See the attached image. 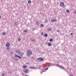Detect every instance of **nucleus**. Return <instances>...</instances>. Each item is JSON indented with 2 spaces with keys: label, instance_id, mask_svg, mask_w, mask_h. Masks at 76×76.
<instances>
[{
  "label": "nucleus",
  "instance_id": "obj_14",
  "mask_svg": "<svg viewBox=\"0 0 76 76\" xmlns=\"http://www.w3.org/2000/svg\"><path fill=\"white\" fill-rule=\"evenodd\" d=\"M53 41V39L52 38L50 39V42H52Z\"/></svg>",
  "mask_w": 76,
  "mask_h": 76
},
{
  "label": "nucleus",
  "instance_id": "obj_16",
  "mask_svg": "<svg viewBox=\"0 0 76 76\" xmlns=\"http://www.w3.org/2000/svg\"><path fill=\"white\" fill-rule=\"evenodd\" d=\"M28 3H29V4H31V1L30 0H29L28 1Z\"/></svg>",
  "mask_w": 76,
  "mask_h": 76
},
{
  "label": "nucleus",
  "instance_id": "obj_4",
  "mask_svg": "<svg viewBox=\"0 0 76 76\" xmlns=\"http://www.w3.org/2000/svg\"><path fill=\"white\" fill-rule=\"evenodd\" d=\"M37 60L38 61H43L44 59L42 58H37Z\"/></svg>",
  "mask_w": 76,
  "mask_h": 76
},
{
  "label": "nucleus",
  "instance_id": "obj_45",
  "mask_svg": "<svg viewBox=\"0 0 76 76\" xmlns=\"http://www.w3.org/2000/svg\"><path fill=\"white\" fill-rule=\"evenodd\" d=\"M1 0L2 1V0Z\"/></svg>",
  "mask_w": 76,
  "mask_h": 76
},
{
  "label": "nucleus",
  "instance_id": "obj_36",
  "mask_svg": "<svg viewBox=\"0 0 76 76\" xmlns=\"http://www.w3.org/2000/svg\"><path fill=\"white\" fill-rule=\"evenodd\" d=\"M48 69V68H46L45 69V70H47Z\"/></svg>",
  "mask_w": 76,
  "mask_h": 76
},
{
  "label": "nucleus",
  "instance_id": "obj_15",
  "mask_svg": "<svg viewBox=\"0 0 76 76\" xmlns=\"http://www.w3.org/2000/svg\"><path fill=\"white\" fill-rule=\"evenodd\" d=\"M48 20L47 19H46L45 20V23H48Z\"/></svg>",
  "mask_w": 76,
  "mask_h": 76
},
{
  "label": "nucleus",
  "instance_id": "obj_25",
  "mask_svg": "<svg viewBox=\"0 0 76 76\" xmlns=\"http://www.w3.org/2000/svg\"><path fill=\"white\" fill-rule=\"evenodd\" d=\"M56 66V65H55V64H51L50 65H49V66Z\"/></svg>",
  "mask_w": 76,
  "mask_h": 76
},
{
  "label": "nucleus",
  "instance_id": "obj_43",
  "mask_svg": "<svg viewBox=\"0 0 76 76\" xmlns=\"http://www.w3.org/2000/svg\"><path fill=\"white\" fill-rule=\"evenodd\" d=\"M1 18V15H0V19Z\"/></svg>",
  "mask_w": 76,
  "mask_h": 76
},
{
  "label": "nucleus",
  "instance_id": "obj_6",
  "mask_svg": "<svg viewBox=\"0 0 76 76\" xmlns=\"http://www.w3.org/2000/svg\"><path fill=\"white\" fill-rule=\"evenodd\" d=\"M16 57H16V56H15L14 57V60H16V61H18V58H16Z\"/></svg>",
  "mask_w": 76,
  "mask_h": 76
},
{
  "label": "nucleus",
  "instance_id": "obj_40",
  "mask_svg": "<svg viewBox=\"0 0 76 76\" xmlns=\"http://www.w3.org/2000/svg\"><path fill=\"white\" fill-rule=\"evenodd\" d=\"M22 75H23V76H24V74L23 73H22Z\"/></svg>",
  "mask_w": 76,
  "mask_h": 76
},
{
  "label": "nucleus",
  "instance_id": "obj_5",
  "mask_svg": "<svg viewBox=\"0 0 76 76\" xmlns=\"http://www.w3.org/2000/svg\"><path fill=\"white\" fill-rule=\"evenodd\" d=\"M15 53H17L18 54H20V52L19 50H17L16 51Z\"/></svg>",
  "mask_w": 76,
  "mask_h": 76
},
{
  "label": "nucleus",
  "instance_id": "obj_20",
  "mask_svg": "<svg viewBox=\"0 0 76 76\" xmlns=\"http://www.w3.org/2000/svg\"><path fill=\"white\" fill-rule=\"evenodd\" d=\"M66 12L67 13H69V12H70V10H66Z\"/></svg>",
  "mask_w": 76,
  "mask_h": 76
},
{
  "label": "nucleus",
  "instance_id": "obj_9",
  "mask_svg": "<svg viewBox=\"0 0 76 76\" xmlns=\"http://www.w3.org/2000/svg\"><path fill=\"white\" fill-rule=\"evenodd\" d=\"M30 41L32 42H35V40L33 39H30Z\"/></svg>",
  "mask_w": 76,
  "mask_h": 76
},
{
  "label": "nucleus",
  "instance_id": "obj_28",
  "mask_svg": "<svg viewBox=\"0 0 76 76\" xmlns=\"http://www.w3.org/2000/svg\"><path fill=\"white\" fill-rule=\"evenodd\" d=\"M2 76H4V73H3V74H2V75H1Z\"/></svg>",
  "mask_w": 76,
  "mask_h": 76
},
{
  "label": "nucleus",
  "instance_id": "obj_11",
  "mask_svg": "<svg viewBox=\"0 0 76 76\" xmlns=\"http://www.w3.org/2000/svg\"><path fill=\"white\" fill-rule=\"evenodd\" d=\"M10 44L8 43H7L6 44V46H7V47H10Z\"/></svg>",
  "mask_w": 76,
  "mask_h": 76
},
{
  "label": "nucleus",
  "instance_id": "obj_31",
  "mask_svg": "<svg viewBox=\"0 0 76 76\" xmlns=\"http://www.w3.org/2000/svg\"><path fill=\"white\" fill-rule=\"evenodd\" d=\"M71 35H73V33H71Z\"/></svg>",
  "mask_w": 76,
  "mask_h": 76
},
{
  "label": "nucleus",
  "instance_id": "obj_13",
  "mask_svg": "<svg viewBox=\"0 0 76 76\" xmlns=\"http://www.w3.org/2000/svg\"><path fill=\"white\" fill-rule=\"evenodd\" d=\"M51 43L49 42L48 43V46H51Z\"/></svg>",
  "mask_w": 76,
  "mask_h": 76
},
{
  "label": "nucleus",
  "instance_id": "obj_22",
  "mask_svg": "<svg viewBox=\"0 0 76 76\" xmlns=\"http://www.w3.org/2000/svg\"><path fill=\"white\" fill-rule=\"evenodd\" d=\"M6 33L5 32H4V33H2L3 35H6Z\"/></svg>",
  "mask_w": 76,
  "mask_h": 76
},
{
  "label": "nucleus",
  "instance_id": "obj_12",
  "mask_svg": "<svg viewBox=\"0 0 76 76\" xmlns=\"http://www.w3.org/2000/svg\"><path fill=\"white\" fill-rule=\"evenodd\" d=\"M44 36L45 37H48V34L47 33H45L44 34Z\"/></svg>",
  "mask_w": 76,
  "mask_h": 76
},
{
  "label": "nucleus",
  "instance_id": "obj_3",
  "mask_svg": "<svg viewBox=\"0 0 76 76\" xmlns=\"http://www.w3.org/2000/svg\"><path fill=\"white\" fill-rule=\"evenodd\" d=\"M60 5L61 7H64V3L63 2H61L60 4Z\"/></svg>",
  "mask_w": 76,
  "mask_h": 76
},
{
  "label": "nucleus",
  "instance_id": "obj_26",
  "mask_svg": "<svg viewBox=\"0 0 76 76\" xmlns=\"http://www.w3.org/2000/svg\"><path fill=\"white\" fill-rule=\"evenodd\" d=\"M48 31H51V28H50L48 29Z\"/></svg>",
  "mask_w": 76,
  "mask_h": 76
},
{
  "label": "nucleus",
  "instance_id": "obj_18",
  "mask_svg": "<svg viewBox=\"0 0 76 76\" xmlns=\"http://www.w3.org/2000/svg\"><path fill=\"white\" fill-rule=\"evenodd\" d=\"M40 26H41V27H42H42H44V25H43V24H41L40 25Z\"/></svg>",
  "mask_w": 76,
  "mask_h": 76
},
{
  "label": "nucleus",
  "instance_id": "obj_7",
  "mask_svg": "<svg viewBox=\"0 0 76 76\" xmlns=\"http://www.w3.org/2000/svg\"><path fill=\"white\" fill-rule=\"evenodd\" d=\"M15 57H18L19 58H20V59H21V57L18 56V55H15Z\"/></svg>",
  "mask_w": 76,
  "mask_h": 76
},
{
  "label": "nucleus",
  "instance_id": "obj_8",
  "mask_svg": "<svg viewBox=\"0 0 76 76\" xmlns=\"http://www.w3.org/2000/svg\"><path fill=\"white\" fill-rule=\"evenodd\" d=\"M51 21L53 22H57V20H56V19H55V20L53 19L51 20Z\"/></svg>",
  "mask_w": 76,
  "mask_h": 76
},
{
  "label": "nucleus",
  "instance_id": "obj_42",
  "mask_svg": "<svg viewBox=\"0 0 76 76\" xmlns=\"http://www.w3.org/2000/svg\"><path fill=\"white\" fill-rule=\"evenodd\" d=\"M50 65H50V64H49V65H48V66H50Z\"/></svg>",
  "mask_w": 76,
  "mask_h": 76
},
{
  "label": "nucleus",
  "instance_id": "obj_19",
  "mask_svg": "<svg viewBox=\"0 0 76 76\" xmlns=\"http://www.w3.org/2000/svg\"><path fill=\"white\" fill-rule=\"evenodd\" d=\"M24 32L26 33V32H28V30H25L24 31Z\"/></svg>",
  "mask_w": 76,
  "mask_h": 76
},
{
  "label": "nucleus",
  "instance_id": "obj_34",
  "mask_svg": "<svg viewBox=\"0 0 76 76\" xmlns=\"http://www.w3.org/2000/svg\"><path fill=\"white\" fill-rule=\"evenodd\" d=\"M43 34H44V33L43 32H42L41 33V35H43Z\"/></svg>",
  "mask_w": 76,
  "mask_h": 76
},
{
  "label": "nucleus",
  "instance_id": "obj_29",
  "mask_svg": "<svg viewBox=\"0 0 76 76\" xmlns=\"http://www.w3.org/2000/svg\"><path fill=\"white\" fill-rule=\"evenodd\" d=\"M74 13L75 14H76V11H74Z\"/></svg>",
  "mask_w": 76,
  "mask_h": 76
},
{
  "label": "nucleus",
  "instance_id": "obj_30",
  "mask_svg": "<svg viewBox=\"0 0 76 76\" xmlns=\"http://www.w3.org/2000/svg\"><path fill=\"white\" fill-rule=\"evenodd\" d=\"M38 23H39L38 22H37L36 23L37 25H38Z\"/></svg>",
  "mask_w": 76,
  "mask_h": 76
},
{
  "label": "nucleus",
  "instance_id": "obj_44",
  "mask_svg": "<svg viewBox=\"0 0 76 76\" xmlns=\"http://www.w3.org/2000/svg\"><path fill=\"white\" fill-rule=\"evenodd\" d=\"M72 76H73L72 75Z\"/></svg>",
  "mask_w": 76,
  "mask_h": 76
},
{
  "label": "nucleus",
  "instance_id": "obj_1",
  "mask_svg": "<svg viewBox=\"0 0 76 76\" xmlns=\"http://www.w3.org/2000/svg\"><path fill=\"white\" fill-rule=\"evenodd\" d=\"M27 54L28 56L30 57V56H31V54H32V52L30 50H28L27 51Z\"/></svg>",
  "mask_w": 76,
  "mask_h": 76
},
{
  "label": "nucleus",
  "instance_id": "obj_24",
  "mask_svg": "<svg viewBox=\"0 0 76 76\" xmlns=\"http://www.w3.org/2000/svg\"><path fill=\"white\" fill-rule=\"evenodd\" d=\"M21 40V39L20 38H18V41H20Z\"/></svg>",
  "mask_w": 76,
  "mask_h": 76
},
{
  "label": "nucleus",
  "instance_id": "obj_38",
  "mask_svg": "<svg viewBox=\"0 0 76 76\" xmlns=\"http://www.w3.org/2000/svg\"><path fill=\"white\" fill-rule=\"evenodd\" d=\"M27 64H29V62H27L26 63Z\"/></svg>",
  "mask_w": 76,
  "mask_h": 76
},
{
  "label": "nucleus",
  "instance_id": "obj_10",
  "mask_svg": "<svg viewBox=\"0 0 76 76\" xmlns=\"http://www.w3.org/2000/svg\"><path fill=\"white\" fill-rule=\"evenodd\" d=\"M57 66H58V67H60V68H61V69H64V67H63L61 66L60 65H58Z\"/></svg>",
  "mask_w": 76,
  "mask_h": 76
},
{
  "label": "nucleus",
  "instance_id": "obj_37",
  "mask_svg": "<svg viewBox=\"0 0 76 76\" xmlns=\"http://www.w3.org/2000/svg\"><path fill=\"white\" fill-rule=\"evenodd\" d=\"M31 58H32V59H33V58H34V57H31Z\"/></svg>",
  "mask_w": 76,
  "mask_h": 76
},
{
  "label": "nucleus",
  "instance_id": "obj_32",
  "mask_svg": "<svg viewBox=\"0 0 76 76\" xmlns=\"http://www.w3.org/2000/svg\"><path fill=\"white\" fill-rule=\"evenodd\" d=\"M7 50H9V48H7Z\"/></svg>",
  "mask_w": 76,
  "mask_h": 76
},
{
  "label": "nucleus",
  "instance_id": "obj_17",
  "mask_svg": "<svg viewBox=\"0 0 76 76\" xmlns=\"http://www.w3.org/2000/svg\"><path fill=\"white\" fill-rule=\"evenodd\" d=\"M20 54H21V56H23L24 55V54L22 52H21V53H20Z\"/></svg>",
  "mask_w": 76,
  "mask_h": 76
},
{
  "label": "nucleus",
  "instance_id": "obj_2",
  "mask_svg": "<svg viewBox=\"0 0 76 76\" xmlns=\"http://www.w3.org/2000/svg\"><path fill=\"white\" fill-rule=\"evenodd\" d=\"M23 70V72H24V73H29V70H28V69H24Z\"/></svg>",
  "mask_w": 76,
  "mask_h": 76
},
{
  "label": "nucleus",
  "instance_id": "obj_41",
  "mask_svg": "<svg viewBox=\"0 0 76 76\" xmlns=\"http://www.w3.org/2000/svg\"><path fill=\"white\" fill-rule=\"evenodd\" d=\"M33 31H35V29L33 28Z\"/></svg>",
  "mask_w": 76,
  "mask_h": 76
},
{
  "label": "nucleus",
  "instance_id": "obj_21",
  "mask_svg": "<svg viewBox=\"0 0 76 76\" xmlns=\"http://www.w3.org/2000/svg\"><path fill=\"white\" fill-rule=\"evenodd\" d=\"M30 69H35V67H29Z\"/></svg>",
  "mask_w": 76,
  "mask_h": 76
},
{
  "label": "nucleus",
  "instance_id": "obj_23",
  "mask_svg": "<svg viewBox=\"0 0 76 76\" xmlns=\"http://www.w3.org/2000/svg\"><path fill=\"white\" fill-rule=\"evenodd\" d=\"M23 68H24V69H25V68H26V67H27V66L26 65H25L23 66Z\"/></svg>",
  "mask_w": 76,
  "mask_h": 76
},
{
  "label": "nucleus",
  "instance_id": "obj_33",
  "mask_svg": "<svg viewBox=\"0 0 76 76\" xmlns=\"http://www.w3.org/2000/svg\"><path fill=\"white\" fill-rule=\"evenodd\" d=\"M15 26H16L17 24V23H15Z\"/></svg>",
  "mask_w": 76,
  "mask_h": 76
},
{
  "label": "nucleus",
  "instance_id": "obj_39",
  "mask_svg": "<svg viewBox=\"0 0 76 76\" xmlns=\"http://www.w3.org/2000/svg\"><path fill=\"white\" fill-rule=\"evenodd\" d=\"M57 32H60V30H58V31H57Z\"/></svg>",
  "mask_w": 76,
  "mask_h": 76
},
{
  "label": "nucleus",
  "instance_id": "obj_27",
  "mask_svg": "<svg viewBox=\"0 0 76 76\" xmlns=\"http://www.w3.org/2000/svg\"><path fill=\"white\" fill-rule=\"evenodd\" d=\"M10 54H11V55H13V52L12 51L11 52Z\"/></svg>",
  "mask_w": 76,
  "mask_h": 76
},
{
  "label": "nucleus",
  "instance_id": "obj_35",
  "mask_svg": "<svg viewBox=\"0 0 76 76\" xmlns=\"http://www.w3.org/2000/svg\"><path fill=\"white\" fill-rule=\"evenodd\" d=\"M42 67V66L41 65L39 66V68H41V67Z\"/></svg>",
  "mask_w": 76,
  "mask_h": 76
}]
</instances>
